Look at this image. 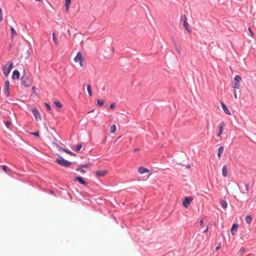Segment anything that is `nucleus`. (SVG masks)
Here are the masks:
<instances>
[{
  "label": "nucleus",
  "mask_w": 256,
  "mask_h": 256,
  "mask_svg": "<svg viewBox=\"0 0 256 256\" xmlns=\"http://www.w3.org/2000/svg\"><path fill=\"white\" fill-rule=\"evenodd\" d=\"M56 160L58 164L64 167H69L72 164L71 162L64 160L60 156H58V158H56Z\"/></svg>",
  "instance_id": "1"
},
{
  "label": "nucleus",
  "mask_w": 256,
  "mask_h": 256,
  "mask_svg": "<svg viewBox=\"0 0 256 256\" xmlns=\"http://www.w3.org/2000/svg\"><path fill=\"white\" fill-rule=\"evenodd\" d=\"M76 62H78L80 67L84 66V58L81 52H78L74 58Z\"/></svg>",
  "instance_id": "2"
},
{
  "label": "nucleus",
  "mask_w": 256,
  "mask_h": 256,
  "mask_svg": "<svg viewBox=\"0 0 256 256\" xmlns=\"http://www.w3.org/2000/svg\"><path fill=\"white\" fill-rule=\"evenodd\" d=\"M241 80V76L239 75H236L234 80L232 88L234 90L239 89L240 86V82Z\"/></svg>",
  "instance_id": "3"
},
{
  "label": "nucleus",
  "mask_w": 256,
  "mask_h": 256,
  "mask_svg": "<svg viewBox=\"0 0 256 256\" xmlns=\"http://www.w3.org/2000/svg\"><path fill=\"white\" fill-rule=\"evenodd\" d=\"M8 64H9L8 66L4 65L2 67V72H3L4 74L6 76H8L10 70H12V67H13V63L12 62H8Z\"/></svg>",
  "instance_id": "4"
},
{
  "label": "nucleus",
  "mask_w": 256,
  "mask_h": 256,
  "mask_svg": "<svg viewBox=\"0 0 256 256\" xmlns=\"http://www.w3.org/2000/svg\"><path fill=\"white\" fill-rule=\"evenodd\" d=\"M31 111L34 114V116L36 121H41L42 118L38 110L36 107H32L31 108Z\"/></svg>",
  "instance_id": "5"
},
{
  "label": "nucleus",
  "mask_w": 256,
  "mask_h": 256,
  "mask_svg": "<svg viewBox=\"0 0 256 256\" xmlns=\"http://www.w3.org/2000/svg\"><path fill=\"white\" fill-rule=\"evenodd\" d=\"M193 200V198L192 197H186L184 199V200L182 201V204L183 206L186 208H187L190 203L192 202Z\"/></svg>",
  "instance_id": "6"
},
{
  "label": "nucleus",
  "mask_w": 256,
  "mask_h": 256,
  "mask_svg": "<svg viewBox=\"0 0 256 256\" xmlns=\"http://www.w3.org/2000/svg\"><path fill=\"white\" fill-rule=\"evenodd\" d=\"M10 84L8 80H6L4 82V90L5 95L6 97L9 96L10 93H9V89H10Z\"/></svg>",
  "instance_id": "7"
},
{
  "label": "nucleus",
  "mask_w": 256,
  "mask_h": 256,
  "mask_svg": "<svg viewBox=\"0 0 256 256\" xmlns=\"http://www.w3.org/2000/svg\"><path fill=\"white\" fill-rule=\"evenodd\" d=\"M184 22H183V26L184 27L186 30L188 32V33L191 32L189 28V25L188 22H187V18L186 15H184L183 16Z\"/></svg>",
  "instance_id": "8"
},
{
  "label": "nucleus",
  "mask_w": 256,
  "mask_h": 256,
  "mask_svg": "<svg viewBox=\"0 0 256 256\" xmlns=\"http://www.w3.org/2000/svg\"><path fill=\"white\" fill-rule=\"evenodd\" d=\"M225 126V124L224 122H221L218 126V132L217 134L218 136H220L224 130V128Z\"/></svg>",
  "instance_id": "9"
},
{
  "label": "nucleus",
  "mask_w": 256,
  "mask_h": 256,
  "mask_svg": "<svg viewBox=\"0 0 256 256\" xmlns=\"http://www.w3.org/2000/svg\"><path fill=\"white\" fill-rule=\"evenodd\" d=\"M21 83L26 87L30 86L31 85L30 83L28 82V78L25 76H22L21 78Z\"/></svg>",
  "instance_id": "10"
},
{
  "label": "nucleus",
  "mask_w": 256,
  "mask_h": 256,
  "mask_svg": "<svg viewBox=\"0 0 256 256\" xmlns=\"http://www.w3.org/2000/svg\"><path fill=\"white\" fill-rule=\"evenodd\" d=\"M108 173V170H97L96 172V174L97 176L98 177H101V176H104L106 174Z\"/></svg>",
  "instance_id": "11"
},
{
  "label": "nucleus",
  "mask_w": 256,
  "mask_h": 256,
  "mask_svg": "<svg viewBox=\"0 0 256 256\" xmlns=\"http://www.w3.org/2000/svg\"><path fill=\"white\" fill-rule=\"evenodd\" d=\"M220 104L222 105V110H224V112L228 115L230 116L232 114L230 112L228 108L226 106L225 104L222 102H220Z\"/></svg>",
  "instance_id": "12"
},
{
  "label": "nucleus",
  "mask_w": 256,
  "mask_h": 256,
  "mask_svg": "<svg viewBox=\"0 0 256 256\" xmlns=\"http://www.w3.org/2000/svg\"><path fill=\"white\" fill-rule=\"evenodd\" d=\"M78 180L80 184H82L84 185H86L88 182H86L82 177L80 176H76L74 179V181Z\"/></svg>",
  "instance_id": "13"
},
{
  "label": "nucleus",
  "mask_w": 256,
  "mask_h": 256,
  "mask_svg": "<svg viewBox=\"0 0 256 256\" xmlns=\"http://www.w3.org/2000/svg\"><path fill=\"white\" fill-rule=\"evenodd\" d=\"M228 174V168L226 165H224L222 168V174L224 177H226Z\"/></svg>",
  "instance_id": "14"
},
{
  "label": "nucleus",
  "mask_w": 256,
  "mask_h": 256,
  "mask_svg": "<svg viewBox=\"0 0 256 256\" xmlns=\"http://www.w3.org/2000/svg\"><path fill=\"white\" fill-rule=\"evenodd\" d=\"M20 72L18 70H16L13 72L12 78L13 80L16 78L18 79L20 78Z\"/></svg>",
  "instance_id": "15"
},
{
  "label": "nucleus",
  "mask_w": 256,
  "mask_h": 256,
  "mask_svg": "<svg viewBox=\"0 0 256 256\" xmlns=\"http://www.w3.org/2000/svg\"><path fill=\"white\" fill-rule=\"evenodd\" d=\"M149 172L150 170L144 167H140L138 169V172L140 174H142L146 172Z\"/></svg>",
  "instance_id": "16"
},
{
  "label": "nucleus",
  "mask_w": 256,
  "mask_h": 256,
  "mask_svg": "<svg viewBox=\"0 0 256 256\" xmlns=\"http://www.w3.org/2000/svg\"><path fill=\"white\" fill-rule=\"evenodd\" d=\"M238 227V224H234L232 225V229H231V234L232 235H234L237 231Z\"/></svg>",
  "instance_id": "17"
},
{
  "label": "nucleus",
  "mask_w": 256,
  "mask_h": 256,
  "mask_svg": "<svg viewBox=\"0 0 256 256\" xmlns=\"http://www.w3.org/2000/svg\"><path fill=\"white\" fill-rule=\"evenodd\" d=\"M71 2V0H65L64 6L66 8V12H68L69 10V6Z\"/></svg>",
  "instance_id": "18"
},
{
  "label": "nucleus",
  "mask_w": 256,
  "mask_h": 256,
  "mask_svg": "<svg viewBox=\"0 0 256 256\" xmlns=\"http://www.w3.org/2000/svg\"><path fill=\"white\" fill-rule=\"evenodd\" d=\"M59 150H63L64 152H66V153L71 155V156H74L75 155V154H74V153H72V152H70V150H68V149H66V148H64L62 147H59Z\"/></svg>",
  "instance_id": "19"
},
{
  "label": "nucleus",
  "mask_w": 256,
  "mask_h": 256,
  "mask_svg": "<svg viewBox=\"0 0 256 256\" xmlns=\"http://www.w3.org/2000/svg\"><path fill=\"white\" fill-rule=\"evenodd\" d=\"M224 150V146H220L218 148V157L220 158H221V155H222V153L223 152Z\"/></svg>",
  "instance_id": "20"
},
{
  "label": "nucleus",
  "mask_w": 256,
  "mask_h": 256,
  "mask_svg": "<svg viewBox=\"0 0 256 256\" xmlns=\"http://www.w3.org/2000/svg\"><path fill=\"white\" fill-rule=\"evenodd\" d=\"M246 221L248 224H250L252 222V217L251 215H248L246 217Z\"/></svg>",
  "instance_id": "21"
},
{
  "label": "nucleus",
  "mask_w": 256,
  "mask_h": 256,
  "mask_svg": "<svg viewBox=\"0 0 256 256\" xmlns=\"http://www.w3.org/2000/svg\"><path fill=\"white\" fill-rule=\"evenodd\" d=\"M220 204L224 208H226L228 206L227 202L224 200H220Z\"/></svg>",
  "instance_id": "22"
},
{
  "label": "nucleus",
  "mask_w": 256,
  "mask_h": 256,
  "mask_svg": "<svg viewBox=\"0 0 256 256\" xmlns=\"http://www.w3.org/2000/svg\"><path fill=\"white\" fill-rule=\"evenodd\" d=\"M52 38H53V40L54 42V44L56 45V46H58V39L56 37V34L54 32H53L52 33Z\"/></svg>",
  "instance_id": "23"
},
{
  "label": "nucleus",
  "mask_w": 256,
  "mask_h": 256,
  "mask_svg": "<svg viewBox=\"0 0 256 256\" xmlns=\"http://www.w3.org/2000/svg\"><path fill=\"white\" fill-rule=\"evenodd\" d=\"M86 88H87V91H88V93L89 96H92V88H91L90 85L88 84Z\"/></svg>",
  "instance_id": "24"
},
{
  "label": "nucleus",
  "mask_w": 256,
  "mask_h": 256,
  "mask_svg": "<svg viewBox=\"0 0 256 256\" xmlns=\"http://www.w3.org/2000/svg\"><path fill=\"white\" fill-rule=\"evenodd\" d=\"M116 128L115 124L110 126V133H114L116 131Z\"/></svg>",
  "instance_id": "25"
},
{
  "label": "nucleus",
  "mask_w": 256,
  "mask_h": 256,
  "mask_svg": "<svg viewBox=\"0 0 256 256\" xmlns=\"http://www.w3.org/2000/svg\"><path fill=\"white\" fill-rule=\"evenodd\" d=\"M10 31H11V38H13V37L16 35H17V33L14 30V29L12 28H10Z\"/></svg>",
  "instance_id": "26"
},
{
  "label": "nucleus",
  "mask_w": 256,
  "mask_h": 256,
  "mask_svg": "<svg viewBox=\"0 0 256 256\" xmlns=\"http://www.w3.org/2000/svg\"><path fill=\"white\" fill-rule=\"evenodd\" d=\"M5 126L8 128H10L11 126H12V124L10 122L7 121L4 122Z\"/></svg>",
  "instance_id": "27"
},
{
  "label": "nucleus",
  "mask_w": 256,
  "mask_h": 256,
  "mask_svg": "<svg viewBox=\"0 0 256 256\" xmlns=\"http://www.w3.org/2000/svg\"><path fill=\"white\" fill-rule=\"evenodd\" d=\"M104 104V101L102 100H97V104L100 106H102Z\"/></svg>",
  "instance_id": "28"
},
{
  "label": "nucleus",
  "mask_w": 256,
  "mask_h": 256,
  "mask_svg": "<svg viewBox=\"0 0 256 256\" xmlns=\"http://www.w3.org/2000/svg\"><path fill=\"white\" fill-rule=\"evenodd\" d=\"M54 104L58 108H60L62 106V104L60 102H58V101L54 102Z\"/></svg>",
  "instance_id": "29"
},
{
  "label": "nucleus",
  "mask_w": 256,
  "mask_h": 256,
  "mask_svg": "<svg viewBox=\"0 0 256 256\" xmlns=\"http://www.w3.org/2000/svg\"><path fill=\"white\" fill-rule=\"evenodd\" d=\"M30 134L32 135H34V136H36L37 138H39V136H40L38 131H37L34 132H30Z\"/></svg>",
  "instance_id": "30"
},
{
  "label": "nucleus",
  "mask_w": 256,
  "mask_h": 256,
  "mask_svg": "<svg viewBox=\"0 0 256 256\" xmlns=\"http://www.w3.org/2000/svg\"><path fill=\"white\" fill-rule=\"evenodd\" d=\"M84 168L81 166H80L78 168H76L77 171H80L82 172H85V170L83 169Z\"/></svg>",
  "instance_id": "31"
},
{
  "label": "nucleus",
  "mask_w": 256,
  "mask_h": 256,
  "mask_svg": "<svg viewBox=\"0 0 256 256\" xmlns=\"http://www.w3.org/2000/svg\"><path fill=\"white\" fill-rule=\"evenodd\" d=\"M82 148V144H78L76 147V150L77 151L80 150Z\"/></svg>",
  "instance_id": "32"
},
{
  "label": "nucleus",
  "mask_w": 256,
  "mask_h": 256,
  "mask_svg": "<svg viewBox=\"0 0 256 256\" xmlns=\"http://www.w3.org/2000/svg\"><path fill=\"white\" fill-rule=\"evenodd\" d=\"M0 167L2 169V170H4L6 172H8V170L6 166H2Z\"/></svg>",
  "instance_id": "33"
},
{
  "label": "nucleus",
  "mask_w": 256,
  "mask_h": 256,
  "mask_svg": "<svg viewBox=\"0 0 256 256\" xmlns=\"http://www.w3.org/2000/svg\"><path fill=\"white\" fill-rule=\"evenodd\" d=\"M44 104H45L46 108L48 110H51L50 106L49 104H48V103H45Z\"/></svg>",
  "instance_id": "34"
},
{
  "label": "nucleus",
  "mask_w": 256,
  "mask_h": 256,
  "mask_svg": "<svg viewBox=\"0 0 256 256\" xmlns=\"http://www.w3.org/2000/svg\"><path fill=\"white\" fill-rule=\"evenodd\" d=\"M245 251H246V248H242L240 250V252L242 254L244 253L245 252Z\"/></svg>",
  "instance_id": "35"
},
{
  "label": "nucleus",
  "mask_w": 256,
  "mask_h": 256,
  "mask_svg": "<svg viewBox=\"0 0 256 256\" xmlns=\"http://www.w3.org/2000/svg\"><path fill=\"white\" fill-rule=\"evenodd\" d=\"M221 248V243L220 242L218 245L216 247V250H220Z\"/></svg>",
  "instance_id": "36"
},
{
  "label": "nucleus",
  "mask_w": 256,
  "mask_h": 256,
  "mask_svg": "<svg viewBox=\"0 0 256 256\" xmlns=\"http://www.w3.org/2000/svg\"><path fill=\"white\" fill-rule=\"evenodd\" d=\"M116 106V105L114 103H112L110 104V108L112 109L114 108Z\"/></svg>",
  "instance_id": "37"
},
{
  "label": "nucleus",
  "mask_w": 256,
  "mask_h": 256,
  "mask_svg": "<svg viewBox=\"0 0 256 256\" xmlns=\"http://www.w3.org/2000/svg\"><path fill=\"white\" fill-rule=\"evenodd\" d=\"M248 31L250 32L252 37H253L254 36V34H253L252 30L250 28H248Z\"/></svg>",
  "instance_id": "38"
},
{
  "label": "nucleus",
  "mask_w": 256,
  "mask_h": 256,
  "mask_svg": "<svg viewBox=\"0 0 256 256\" xmlns=\"http://www.w3.org/2000/svg\"><path fill=\"white\" fill-rule=\"evenodd\" d=\"M90 166V164H86V165H82V166L83 168H88Z\"/></svg>",
  "instance_id": "39"
},
{
  "label": "nucleus",
  "mask_w": 256,
  "mask_h": 256,
  "mask_svg": "<svg viewBox=\"0 0 256 256\" xmlns=\"http://www.w3.org/2000/svg\"><path fill=\"white\" fill-rule=\"evenodd\" d=\"M200 226H202L204 224V220L203 219H202L200 222Z\"/></svg>",
  "instance_id": "40"
},
{
  "label": "nucleus",
  "mask_w": 256,
  "mask_h": 256,
  "mask_svg": "<svg viewBox=\"0 0 256 256\" xmlns=\"http://www.w3.org/2000/svg\"><path fill=\"white\" fill-rule=\"evenodd\" d=\"M245 186H246V190L247 192H248L249 190V188H248V184H245Z\"/></svg>",
  "instance_id": "41"
},
{
  "label": "nucleus",
  "mask_w": 256,
  "mask_h": 256,
  "mask_svg": "<svg viewBox=\"0 0 256 256\" xmlns=\"http://www.w3.org/2000/svg\"><path fill=\"white\" fill-rule=\"evenodd\" d=\"M234 98H235L236 99H237V98H238V96H237V94H236V90H234Z\"/></svg>",
  "instance_id": "42"
},
{
  "label": "nucleus",
  "mask_w": 256,
  "mask_h": 256,
  "mask_svg": "<svg viewBox=\"0 0 256 256\" xmlns=\"http://www.w3.org/2000/svg\"><path fill=\"white\" fill-rule=\"evenodd\" d=\"M208 226H207L206 228L205 229V230H204V232H206H206H208Z\"/></svg>",
  "instance_id": "43"
},
{
  "label": "nucleus",
  "mask_w": 256,
  "mask_h": 256,
  "mask_svg": "<svg viewBox=\"0 0 256 256\" xmlns=\"http://www.w3.org/2000/svg\"><path fill=\"white\" fill-rule=\"evenodd\" d=\"M138 150H139L138 148H135L134 150V151L136 152V151H138Z\"/></svg>",
  "instance_id": "44"
},
{
  "label": "nucleus",
  "mask_w": 256,
  "mask_h": 256,
  "mask_svg": "<svg viewBox=\"0 0 256 256\" xmlns=\"http://www.w3.org/2000/svg\"><path fill=\"white\" fill-rule=\"evenodd\" d=\"M120 138H121V136H120L118 137V139H120Z\"/></svg>",
  "instance_id": "45"
},
{
  "label": "nucleus",
  "mask_w": 256,
  "mask_h": 256,
  "mask_svg": "<svg viewBox=\"0 0 256 256\" xmlns=\"http://www.w3.org/2000/svg\"><path fill=\"white\" fill-rule=\"evenodd\" d=\"M190 167V166H187V168H189Z\"/></svg>",
  "instance_id": "46"
}]
</instances>
